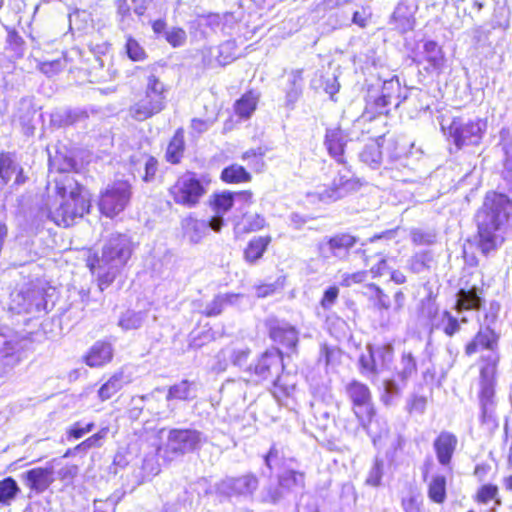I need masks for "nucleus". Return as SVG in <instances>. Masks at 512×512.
Masks as SVG:
<instances>
[{
    "instance_id": "nucleus-64",
    "label": "nucleus",
    "mask_w": 512,
    "mask_h": 512,
    "mask_svg": "<svg viewBox=\"0 0 512 512\" xmlns=\"http://www.w3.org/2000/svg\"><path fill=\"white\" fill-rule=\"evenodd\" d=\"M94 423L89 422L83 425L81 422L74 423L68 430V440L70 439H80L86 433H89L93 430Z\"/></svg>"
},
{
    "instance_id": "nucleus-42",
    "label": "nucleus",
    "mask_w": 512,
    "mask_h": 512,
    "mask_svg": "<svg viewBox=\"0 0 512 512\" xmlns=\"http://www.w3.org/2000/svg\"><path fill=\"white\" fill-rule=\"evenodd\" d=\"M359 157L363 163L373 168L378 167L382 160L380 144L378 142H372L370 144L365 145Z\"/></svg>"
},
{
    "instance_id": "nucleus-38",
    "label": "nucleus",
    "mask_w": 512,
    "mask_h": 512,
    "mask_svg": "<svg viewBox=\"0 0 512 512\" xmlns=\"http://www.w3.org/2000/svg\"><path fill=\"white\" fill-rule=\"evenodd\" d=\"M380 94L383 98L388 99V103H393L394 107H398L401 103V86L397 78L386 80L382 84Z\"/></svg>"
},
{
    "instance_id": "nucleus-51",
    "label": "nucleus",
    "mask_w": 512,
    "mask_h": 512,
    "mask_svg": "<svg viewBox=\"0 0 512 512\" xmlns=\"http://www.w3.org/2000/svg\"><path fill=\"white\" fill-rule=\"evenodd\" d=\"M286 494V491L278 483L277 485H269L264 488L261 498L264 502L278 504L285 498Z\"/></svg>"
},
{
    "instance_id": "nucleus-28",
    "label": "nucleus",
    "mask_w": 512,
    "mask_h": 512,
    "mask_svg": "<svg viewBox=\"0 0 512 512\" xmlns=\"http://www.w3.org/2000/svg\"><path fill=\"white\" fill-rule=\"evenodd\" d=\"M36 109L29 100H21L16 117L26 135H33L35 130Z\"/></svg>"
},
{
    "instance_id": "nucleus-24",
    "label": "nucleus",
    "mask_w": 512,
    "mask_h": 512,
    "mask_svg": "<svg viewBox=\"0 0 512 512\" xmlns=\"http://www.w3.org/2000/svg\"><path fill=\"white\" fill-rule=\"evenodd\" d=\"M277 480L279 485L289 494L305 488L306 475L302 471L287 467L278 475Z\"/></svg>"
},
{
    "instance_id": "nucleus-55",
    "label": "nucleus",
    "mask_w": 512,
    "mask_h": 512,
    "mask_svg": "<svg viewBox=\"0 0 512 512\" xmlns=\"http://www.w3.org/2000/svg\"><path fill=\"white\" fill-rule=\"evenodd\" d=\"M165 40L172 47H181L186 43L187 34L185 30L180 27H171L165 31Z\"/></svg>"
},
{
    "instance_id": "nucleus-58",
    "label": "nucleus",
    "mask_w": 512,
    "mask_h": 512,
    "mask_svg": "<svg viewBox=\"0 0 512 512\" xmlns=\"http://www.w3.org/2000/svg\"><path fill=\"white\" fill-rule=\"evenodd\" d=\"M367 105L372 107L375 110V113L381 115L388 114L393 103H388V99L383 98L382 94L373 96L369 93Z\"/></svg>"
},
{
    "instance_id": "nucleus-34",
    "label": "nucleus",
    "mask_w": 512,
    "mask_h": 512,
    "mask_svg": "<svg viewBox=\"0 0 512 512\" xmlns=\"http://www.w3.org/2000/svg\"><path fill=\"white\" fill-rule=\"evenodd\" d=\"M0 348V377L7 375L20 361V356L9 342Z\"/></svg>"
},
{
    "instance_id": "nucleus-17",
    "label": "nucleus",
    "mask_w": 512,
    "mask_h": 512,
    "mask_svg": "<svg viewBox=\"0 0 512 512\" xmlns=\"http://www.w3.org/2000/svg\"><path fill=\"white\" fill-rule=\"evenodd\" d=\"M424 312L430 319L432 327H442L444 333L448 336H453L460 328L457 318L448 311H443L440 321H437L438 307L430 299L424 303Z\"/></svg>"
},
{
    "instance_id": "nucleus-35",
    "label": "nucleus",
    "mask_w": 512,
    "mask_h": 512,
    "mask_svg": "<svg viewBox=\"0 0 512 512\" xmlns=\"http://www.w3.org/2000/svg\"><path fill=\"white\" fill-rule=\"evenodd\" d=\"M258 102V96L252 91L242 95L234 105L235 113L241 118L247 119L255 111Z\"/></svg>"
},
{
    "instance_id": "nucleus-57",
    "label": "nucleus",
    "mask_w": 512,
    "mask_h": 512,
    "mask_svg": "<svg viewBox=\"0 0 512 512\" xmlns=\"http://www.w3.org/2000/svg\"><path fill=\"white\" fill-rule=\"evenodd\" d=\"M243 218L245 222L243 231L245 233L259 231L266 225L265 218L260 214H243Z\"/></svg>"
},
{
    "instance_id": "nucleus-19",
    "label": "nucleus",
    "mask_w": 512,
    "mask_h": 512,
    "mask_svg": "<svg viewBox=\"0 0 512 512\" xmlns=\"http://www.w3.org/2000/svg\"><path fill=\"white\" fill-rule=\"evenodd\" d=\"M243 298L244 295L240 293H219L205 305L201 313L207 317L218 316L228 306H239Z\"/></svg>"
},
{
    "instance_id": "nucleus-21",
    "label": "nucleus",
    "mask_w": 512,
    "mask_h": 512,
    "mask_svg": "<svg viewBox=\"0 0 512 512\" xmlns=\"http://www.w3.org/2000/svg\"><path fill=\"white\" fill-rule=\"evenodd\" d=\"M457 442L456 436L447 431L441 432L435 439L433 447L436 452L437 460L441 465L447 466L450 463Z\"/></svg>"
},
{
    "instance_id": "nucleus-9",
    "label": "nucleus",
    "mask_w": 512,
    "mask_h": 512,
    "mask_svg": "<svg viewBox=\"0 0 512 512\" xmlns=\"http://www.w3.org/2000/svg\"><path fill=\"white\" fill-rule=\"evenodd\" d=\"M284 369L283 354L279 348L263 352L246 371L255 376L256 381H270L274 386H281L280 374Z\"/></svg>"
},
{
    "instance_id": "nucleus-46",
    "label": "nucleus",
    "mask_w": 512,
    "mask_h": 512,
    "mask_svg": "<svg viewBox=\"0 0 512 512\" xmlns=\"http://www.w3.org/2000/svg\"><path fill=\"white\" fill-rule=\"evenodd\" d=\"M6 50L12 52L11 57L20 59L25 54V41L15 30H8Z\"/></svg>"
},
{
    "instance_id": "nucleus-48",
    "label": "nucleus",
    "mask_w": 512,
    "mask_h": 512,
    "mask_svg": "<svg viewBox=\"0 0 512 512\" xmlns=\"http://www.w3.org/2000/svg\"><path fill=\"white\" fill-rule=\"evenodd\" d=\"M400 364L401 369L397 375L402 382L406 383L417 372L416 359L411 352H404Z\"/></svg>"
},
{
    "instance_id": "nucleus-31",
    "label": "nucleus",
    "mask_w": 512,
    "mask_h": 512,
    "mask_svg": "<svg viewBox=\"0 0 512 512\" xmlns=\"http://www.w3.org/2000/svg\"><path fill=\"white\" fill-rule=\"evenodd\" d=\"M434 255L430 250H423L415 253L408 260V268L415 274L430 271L434 264Z\"/></svg>"
},
{
    "instance_id": "nucleus-15",
    "label": "nucleus",
    "mask_w": 512,
    "mask_h": 512,
    "mask_svg": "<svg viewBox=\"0 0 512 512\" xmlns=\"http://www.w3.org/2000/svg\"><path fill=\"white\" fill-rule=\"evenodd\" d=\"M269 336L274 343H277L288 350L294 351L298 343V331L294 326L284 320L269 318L266 321Z\"/></svg>"
},
{
    "instance_id": "nucleus-61",
    "label": "nucleus",
    "mask_w": 512,
    "mask_h": 512,
    "mask_svg": "<svg viewBox=\"0 0 512 512\" xmlns=\"http://www.w3.org/2000/svg\"><path fill=\"white\" fill-rule=\"evenodd\" d=\"M107 429H102L98 433L90 436L80 444L74 447L75 451L87 452L89 449L101 446V440L105 438Z\"/></svg>"
},
{
    "instance_id": "nucleus-2",
    "label": "nucleus",
    "mask_w": 512,
    "mask_h": 512,
    "mask_svg": "<svg viewBox=\"0 0 512 512\" xmlns=\"http://www.w3.org/2000/svg\"><path fill=\"white\" fill-rule=\"evenodd\" d=\"M72 159L59 168L61 175L55 179L57 194L61 198L60 205L50 211V218L58 226L69 227L74 224L77 218H82L89 212V194L79 184L73 174L64 173L74 167Z\"/></svg>"
},
{
    "instance_id": "nucleus-10",
    "label": "nucleus",
    "mask_w": 512,
    "mask_h": 512,
    "mask_svg": "<svg viewBox=\"0 0 512 512\" xmlns=\"http://www.w3.org/2000/svg\"><path fill=\"white\" fill-rule=\"evenodd\" d=\"M499 335L491 329H487L482 333V347L490 349L491 355L487 357L486 363L482 364V376L486 379V383L482 386V404H493L494 397V380L499 357L495 353L498 345Z\"/></svg>"
},
{
    "instance_id": "nucleus-63",
    "label": "nucleus",
    "mask_w": 512,
    "mask_h": 512,
    "mask_svg": "<svg viewBox=\"0 0 512 512\" xmlns=\"http://www.w3.org/2000/svg\"><path fill=\"white\" fill-rule=\"evenodd\" d=\"M372 13L369 7H361L352 14V23L364 29L368 26Z\"/></svg>"
},
{
    "instance_id": "nucleus-8",
    "label": "nucleus",
    "mask_w": 512,
    "mask_h": 512,
    "mask_svg": "<svg viewBox=\"0 0 512 512\" xmlns=\"http://www.w3.org/2000/svg\"><path fill=\"white\" fill-rule=\"evenodd\" d=\"M206 193L204 180L193 172L183 174L169 188L174 202L187 208L195 207Z\"/></svg>"
},
{
    "instance_id": "nucleus-7",
    "label": "nucleus",
    "mask_w": 512,
    "mask_h": 512,
    "mask_svg": "<svg viewBox=\"0 0 512 512\" xmlns=\"http://www.w3.org/2000/svg\"><path fill=\"white\" fill-rule=\"evenodd\" d=\"M366 353L359 357V369L368 379H374L382 372L389 370L393 362L394 347L391 343L380 345L368 344Z\"/></svg>"
},
{
    "instance_id": "nucleus-3",
    "label": "nucleus",
    "mask_w": 512,
    "mask_h": 512,
    "mask_svg": "<svg viewBox=\"0 0 512 512\" xmlns=\"http://www.w3.org/2000/svg\"><path fill=\"white\" fill-rule=\"evenodd\" d=\"M131 254L130 236L115 232L111 233L105 241L101 255L95 252L88 256L87 267L97 277L99 291H104L113 283Z\"/></svg>"
},
{
    "instance_id": "nucleus-47",
    "label": "nucleus",
    "mask_w": 512,
    "mask_h": 512,
    "mask_svg": "<svg viewBox=\"0 0 512 512\" xmlns=\"http://www.w3.org/2000/svg\"><path fill=\"white\" fill-rule=\"evenodd\" d=\"M123 386V377L121 374H115L109 378L98 390L99 398L102 401L110 399Z\"/></svg>"
},
{
    "instance_id": "nucleus-12",
    "label": "nucleus",
    "mask_w": 512,
    "mask_h": 512,
    "mask_svg": "<svg viewBox=\"0 0 512 512\" xmlns=\"http://www.w3.org/2000/svg\"><path fill=\"white\" fill-rule=\"evenodd\" d=\"M131 194V186L127 181H118L108 186L99 200L101 213L110 218L116 216L125 209Z\"/></svg>"
},
{
    "instance_id": "nucleus-53",
    "label": "nucleus",
    "mask_w": 512,
    "mask_h": 512,
    "mask_svg": "<svg viewBox=\"0 0 512 512\" xmlns=\"http://www.w3.org/2000/svg\"><path fill=\"white\" fill-rule=\"evenodd\" d=\"M125 51L129 59L135 62L143 61L147 57L144 48L131 36L127 37Z\"/></svg>"
},
{
    "instance_id": "nucleus-62",
    "label": "nucleus",
    "mask_w": 512,
    "mask_h": 512,
    "mask_svg": "<svg viewBox=\"0 0 512 512\" xmlns=\"http://www.w3.org/2000/svg\"><path fill=\"white\" fill-rule=\"evenodd\" d=\"M198 27L210 28L212 31H221V15L220 14H209L206 16H199L195 22Z\"/></svg>"
},
{
    "instance_id": "nucleus-45",
    "label": "nucleus",
    "mask_w": 512,
    "mask_h": 512,
    "mask_svg": "<svg viewBox=\"0 0 512 512\" xmlns=\"http://www.w3.org/2000/svg\"><path fill=\"white\" fill-rule=\"evenodd\" d=\"M423 48L426 60L434 69H439L444 63V55L441 47L435 41L429 40L424 43Z\"/></svg>"
},
{
    "instance_id": "nucleus-36",
    "label": "nucleus",
    "mask_w": 512,
    "mask_h": 512,
    "mask_svg": "<svg viewBox=\"0 0 512 512\" xmlns=\"http://www.w3.org/2000/svg\"><path fill=\"white\" fill-rule=\"evenodd\" d=\"M184 229L191 242L198 243L208 232V225L205 220L189 217L184 221Z\"/></svg>"
},
{
    "instance_id": "nucleus-23",
    "label": "nucleus",
    "mask_w": 512,
    "mask_h": 512,
    "mask_svg": "<svg viewBox=\"0 0 512 512\" xmlns=\"http://www.w3.org/2000/svg\"><path fill=\"white\" fill-rule=\"evenodd\" d=\"M271 241L270 235L251 238L243 252L244 261L249 265H256L262 259Z\"/></svg>"
},
{
    "instance_id": "nucleus-37",
    "label": "nucleus",
    "mask_w": 512,
    "mask_h": 512,
    "mask_svg": "<svg viewBox=\"0 0 512 512\" xmlns=\"http://www.w3.org/2000/svg\"><path fill=\"white\" fill-rule=\"evenodd\" d=\"M20 492V487L12 477H6L0 481V504L9 505Z\"/></svg>"
},
{
    "instance_id": "nucleus-25",
    "label": "nucleus",
    "mask_w": 512,
    "mask_h": 512,
    "mask_svg": "<svg viewBox=\"0 0 512 512\" xmlns=\"http://www.w3.org/2000/svg\"><path fill=\"white\" fill-rule=\"evenodd\" d=\"M113 349L110 343L96 342L85 356V362L90 367H100L111 361Z\"/></svg>"
},
{
    "instance_id": "nucleus-50",
    "label": "nucleus",
    "mask_w": 512,
    "mask_h": 512,
    "mask_svg": "<svg viewBox=\"0 0 512 512\" xmlns=\"http://www.w3.org/2000/svg\"><path fill=\"white\" fill-rule=\"evenodd\" d=\"M383 394L381 401L385 406H391L401 395V388L394 379H386L383 382Z\"/></svg>"
},
{
    "instance_id": "nucleus-44",
    "label": "nucleus",
    "mask_w": 512,
    "mask_h": 512,
    "mask_svg": "<svg viewBox=\"0 0 512 512\" xmlns=\"http://www.w3.org/2000/svg\"><path fill=\"white\" fill-rule=\"evenodd\" d=\"M244 13L241 9L233 12H226L221 15V32L225 35H232L237 30L243 19Z\"/></svg>"
},
{
    "instance_id": "nucleus-22",
    "label": "nucleus",
    "mask_w": 512,
    "mask_h": 512,
    "mask_svg": "<svg viewBox=\"0 0 512 512\" xmlns=\"http://www.w3.org/2000/svg\"><path fill=\"white\" fill-rule=\"evenodd\" d=\"M251 350L247 346H227L223 348L217 355V358L223 359L224 363H220L219 370H225L227 367V360H229L234 366L239 368L244 367L247 364Z\"/></svg>"
},
{
    "instance_id": "nucleus-1",
    "label": "nucleus",
    "mask_w": 512,
    "mask_h": 512,
    "mask_svg": "<svg viewBox=\"0 0 512 512\" xmlns=\"http://www.w3.org/2000/svg\"><path fill=\"white\" fill-rule=\"evenodd\" d=\"M348 142V134L340 127L327 128L325 133L324 145L328 153L344 168L338 171L329 186L318 188L312 195L323 203H332L345 198L351 193L357 192L362 183L356 178L347 167L344 158V150Z\"/></svg>"
},
{
    "instance_id": "nucleus-43",
    "label": "nucleus",
    "mask_w": 512,
    "mask_h": 512,
    "mask_svg": "<svg viewBox=\"0 0 512 512\" xmlns=\"http://www.w3.org/2000/svg\"><path fill=\"white\" fill-rule=\"evenodd\" d=\"M146 318V313L142 311L127 310L119 318L118 325L123 330L138 329L142 326Z\"/></svg>"
},
{
    "instance_id": "nucleus-60",
    "label": "nucleus",
    "mask_w": 512,
    "mask_h": 512,
    "mask_svg": "<svg viewBox=\"0 0 512 512\" xmlns=\"http://www.w3.org/2000/svg\"><path fill=\"white\" fill-rule=\"evenodd\" d=\"M411 239L415 245H432L436 242V233L422 229H413Z\"/></svg>"
},
{
    "instance_id": "nucleus-20",
    "label": "nucleus",
    "mask_w": 512,
    "mask_h": 512,
    "mask_svg": "<svg viewBox=\"0 0 512 512\" xmlns=\"http://www.w3.org/2000/svg\"><path fill=\"white\" fill-rule=\"evenodd\" d=\"M415 7L407 1H401L396 6L392 16L390 23L394 25V29H396L399 33H406L413 29L415 24Z\"/></svg>"
},
{
    "instance_id": "nucleus-54",
    "label": "nucleus",
    "mask_w": 512,
    "mask_h": 512,
    "mask_svg": "<svg viewBox=\"0 0 512 512\" xmlns=\"http://www.w3.org/2000/svg\"><path fill=\"white\" fill-rule=\"evenodd\" d=\"M190 397V383L187 380H183L178 384L171 386L168 390L166 399L170 401L172 399L188 400Z\"/></svg>"
},
{
    "instance_id": "nucleus-18",
    "label": "nucleus",
    "mask_w": 512,
    "mask_h": 512,
    "mask_svg": "<svg viewBox=\"0 0 512 512\" xmlns=\"http://www.w3.org/2000/svg\"><path fill=\"white\" fill-rule=\"evenodd\" d=\"M13 175L15 177V184L22 185L26 181V177L23 174V168L16 161L15 155L10 152L0 153V181L2 185H6L10 182Z\"/></svg>"
},
{
    "instance_id": "nucleus-52",
    "label": "nucleus",
    "mask_w": 512,
    "mask_h": 512,
    "mask_svg": "<svg viewBox=\"0 0 512 512\" xmlns=\"http://www.w3.org/2000/svg\"><path fill=\"white\" fill-rule=\"evenodd\" d=\"M368 288L372 292L371 299L374 302V307L379 310H388L391 306L389 296L374 283L369 284Z\"/></svg>"
},
{
    "instance_id": "nucleus-41",
    "label": "nucleus",
    "mask_w": 512,
    "mask_h": 512,
    "mask_svg": "<svg viewBox=\"0 0 512 512\" xmlns=\"http://www.w3.org/2000/svg\"><path fill=\"white\" fill-rule=\"evenodd\" d=\"M237 44L235 40H227L217 48L216 61L219 65L225 66L237 58Z\"/></svg>"
},
{
    "instance_id": "nucleus-30",
    "label": "nucleus",
    "mask_w": 512,
    "mask_h": 512,
    "mask_svg": "<svg viewBox=\"0 0 512 512\" xmlns=\"http://www.w3.org/2000/svg\"><path fill=\"white\" fill-rule=\"evenodd\" d=\"M185 150L184 130L178 128L170 140L166 150V160L172 164H178Z\"/></svg>"
},
{
    "instance_id": "nucleus-16",
    "label": "nucleus",
    "mask_w": 512,
    "mask_h": 512,
    "mask_svg": "<svg viewBox=\"0 0 512 512\" xmlns=\"http://www.w3.org/2000/svg\"><path fill=\"white\" fill-rule=\"evenodd\" d=\"M357 243V238L347 233L336 234L326 238L319 244V250L325 257L333 256L339 259L347 257L349 250Z\"/></svg>"
},
{
    "instance_id": "nucleus-59",
    "label": "nucleus",
    "mask_w": 512,
    "mask_h": 512,
    "mask_svg": "<svg viewBox=\"0 0 512 512\" xmlns=\"http://www.w3.org/2000/svg\"><path fill=\"white\" fill-rule=\"evenodd\" d=\"M66 67V59L64 57L58 58L51 61H44L40 63L39 68L42 73L51 77L60 71L64 70Z\"/></svg>"
},
{
    "instance_id": "nucleus-5",
    "label": "nucleus",
    "mask_w": 512,
    "mask_h": 512,
    "mask_svg": "<svg viewBox=\"0 0 512 512\" xmlns=\"http://www.w3.org/2000/svg\"><path fill=\"white\" fill-rule=\"evenodd\" d=\"M205 442L206 437L196 429L171 428L167 430L166 442L159 451L163 460L170 463L198 451Z\"/></svg>"
},
{
    "instance_id": "nucleus-29",
    "label": "nucleus",
    "mask_w": 512,
    "mask_h": 512,
    "mask_svg": "<svg viewBox=\"0 0 512 512\" xmlns=\"http://www.w3.org/2000/svg\"><path fill=\"white\" fill-rule=\"evenodd\" d=\"M480 306V296L478 294V289L476 286L471 287L466 290L464 288L460 289L457 293V301H456V309L460 313L462 311H475ZM478 318V314H476Z\"/></svg>"
},
{
    "instance_id": "nucleus-4",
    "label": "nucleus",
    "mask_w": 512,
    "mask_h": 512,
    "mask_svg": "<svg viewBox=\"0 0 512 512\" xmlns=\"http://www.w3.org/2000/svg\"><path fill=\"white\" fill-rule=\"evenodd\" d=\"M485 207L487 222L482 229V253L495 250L503 242L495 232L508 221L512 201L506 194L492 191L485 196Z\"/></svg>"
},
{
    "instance_id": "nucleus-6",
    "label": "nucleus",
    "mask_w": 512,
    "mask_h": 512,
    "mask_svg": "<svg viewBox=\"0 0 512 512\" xmlns=\"http://www.w3.org/2000/svg\"><path fill=\"white\" fill-rule=\"evenodd\" d=\"M167 86L155 74L147 76L145 94L130 106L129 115L136 121H145L166 107Z\"/></svg>"
},
{
    "instance_id": "nucleus-14",
    "label": "nucleus",
    "mask_w": 512,
    "mask_h": 512,
    "mask_svg": "<svg viewBox=\"0 0 512 512\" xmlns=\"http://www.w3.org/2000/svg\"><path fill=\"white\" fill-rule=\"evenodd\" d=\"M52 459L44 467H35L21 474L23 484L37 495L44 493L55 481V463Z\"/></svg>"
},
{
    "instance_id": "nucleus-33",
    "label": "nucleus",
    "mask_w": 512,
    "mask_h": 512,
    "mask_svg": "<svg viewBox=\"0 0 512 512\" xmlns=\"http://www.w3.org/2000/svg\"><path fill=\"white\" fill-rule=\"evenodd\" d=\"M427 494L429 499L437 504L446 500V477L444 475H433L428 482Z\"/></svg>"
},
{
    "instance_id": "nucleus-49",
    "label": "nucleus",
    "mask_w": 512,
    "mask_h": 512,
    "mask_svg": "<svg viewBox=\"0 0 512 512\" xmlns=\"http://www.w3.org/2000/svg\"><path fill=\"white\" fill-rule=\"evenodd\" d=\"M211 204L213 206L215 213L225 214L235 204V199L232 196V192L223 191L221 193H216L213 195V200L211 201Z\"/></svg>"
},
{
    "instance_id": "nucleus-11",
    "label": "nucleus",
    "mask_w": 512,
    "mask_h": 512,
    "mask_svg": "<svg viewBox=\"0 0 512 512\" xmlns=\"http://www.w3.org/2000/svg\"><path fill=\"white\" fill-rule=\"evenodd\" d=\"M346 392L353 403L354 414L359 425L367 429L375 415L369 387L362 382L353 380L346 386Z\"/></svg>"
},
{
    "instance_id": "nucleus-26",
    "label": "nucleus",
    "mask_w": 512,
    "mask_h": 512,
    "mask_svg": "<svg viewBox=\"0 0 512 512\" xmlns=\"http://www.w3.org/2000/svg\"><path fill=\"white\" fill-rule=\"evenodd\" d=\"M454 142L458 147L463 145H478L480 143V122H469L460 128H455Z\"/></svg>"
},
{
    "instance_id": "nucleus-27",
    "label": "nucleus",
    "mask_w": 512,
    "mask_h": 512,
    "mask_svg": "<svg viewBox=\"0 0 512 512\" xmlns=\"http://www.w3.org/2000/svg\"><path fill=\"white\" fill-rule=\"evenodd\" d=\"M88 118V113L79 108L58 109L51 114V124L56 127L73 125Z\"/></svg>"
},
{
    "instance_id": "nucleus-13",
    "label": "nucleus",
    "mask_w": 512,
    "mask_h": 512,
    "mask_svg": "<svg viewBox=\"0 0 512 512\" xmlns=\"http://www.w3.org/2000/svg\"><path fill=\"white\" fill-rule=\"evenodd\" d=\"M258 478L247 473L238 477H226L216 484L217 493L227 497H250L257 490Z\"/></svg>"
},
{
    "instance_id": "nucleus-39",
    "label": "nucleus",
    "mask_w": 512,
    "mask_h": 512,
    "mask_svg": "<svg viewBox=\"0 0 512 512\" xmlns=\"http://www.w3.org/2000/svg\"><path fill=\"white\" fill-rule=\"evenodd\" d=\"M290 88L286 93V105L293 107L302 94V70H293L290 74Z\"/></svg>"
},
{
    "instance_id": "nucleus-56",
    "label": "nucleus",
    "mask_w": 512,
    "mask_h": 512,
    "mask_svg": "<svg viewBox=\"0 0 512 512\" xmlns=\"http://www.w3.org/2000/svg\"><path fill=\"white\" fill-rule=\"evenodd\" d=\"M117 8L118 23L121 30H125L130 26L131 8L127 0H117L115 2Z\"/></svg>"
},
{
    "instance_id": "nucleus-40",
    "label": "nucleus",
    "mask_w": 512,
    "mask_h": 512,
    "mask_svg": "<svg viewBox=\"0 0 512 512\" xmlns=\"http://www.w3.org/2000/svg\"><path fill=\"white\" fill-rule=\"evenodd\" d=\"M221 179L227 183H240L249 181L251 175L244 167L233 164L222 170Z\"/></svg>"
},
{
    "instance_id": "nucleus-32",
    "label": "nucleus",
    "mask_w": 512,
    "mask_h": 512,
    "mask_svg": "<svg viewBox=\"0 0 512 512\" xmlns=\"http://www.w3.org/2000/svg\"><path fill=\"white\" fill-rule=\"evenodd\" d=\"M288 459L285 456L284 448L277 444H273L269 449L268 453L264 456V463L266 468L269 470V475L275 468L284 467L287 468ZM290 462L294 461L293 458L289 459Z\"/></svg>"
}]
</instances>
